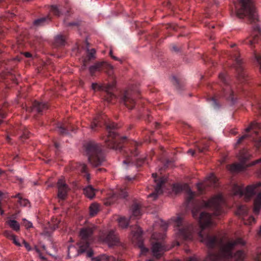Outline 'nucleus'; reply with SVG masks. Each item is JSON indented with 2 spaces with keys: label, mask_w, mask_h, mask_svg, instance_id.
<instances>
[{
  "label": "nucleus",
  "mask_w": 261,
  "mask_h": 261,
  "mask_svg": "<svg viewBox=\"0 0 261 261\" xmlns=\"http://www.w3.org/2000/svg\"><path fill=\"white\" fill-rule=\"evenodd\" d=\"M226 204L221 194L212 197L208 200L196 202L192 210L193 217L199 219L201 231L198 236L200 241L207 247L219 248L218 253L210 252L207 259L210 261H240L243 259L244 253L242 250L234 252L239 246H244L245 242L238 238L235 240L226 237L211 236L203 232V230L215 225L213 216H221L226 212Z\"/></svg>",
  "instance_id": "obj_1"
},
{
  "label": "nucleus",
  "mask_w": 261,
  "mask_h": 261,
  "mask_svg": "<svg viewBox=\"0 0 261 261\" xmlns=\"http://www.w3.org/2000/svg\"><path fill=\"white\" fill-rule=\"evenodd\" d=\"M101 121L105 122L108 132V135L105 140L108 147L115 150L121 149L122 146L120 144V142L125 140L126 137L120 138L119 137L115 132V129L117 128V125L113 122H107L105 115H101L94 118L90 125L91 129L94 130L96 127L99 125Z\"/></svg>",
  "instance_id": "obj_2"
},
{
  "label": "nucleus",
  "mask_w": 261,
  "mask_h": 261,
  "mask_svg": "<svg viewBox=\"0 0 261 261\" xmlns=\"http://www.w3.org/2000/svg\"><path fill=\"white\" fill-rule=\"evenodd\" d=\"M236 15L240 18L248 17L253 22L258 20L253 0H238L234 3Z\"/></svg>",
  "instance_id": "obj_3"
},
{
  "label": "nucleus",
  "mask_w": 261,
  "mask_h": 261,
  "mask_svg": "<svg viewBox=\"0 0 261 261\" xmlns=\"http://www.w3.org/2000/svg\"><path fill=\"white\" fill-rule=\"evenodd\" d=\"M86 152L89 162L93 166L100 165L105 160L100 146L93 141L88 142L85 145Z\"/></svg>",
  "instance_id": "obj_4"
},
{
  "label": "nucleus",
  "mask_w": 261,
  "mask_h": 261,
  "mask_svg": "<svg viewBox=\"0 0 261 261\" xmlns=\"http://www.w3.org/2000/svg\"><path fill=\"white\" fill-rule=\"evenodd\" d=\"M95 229V226L93 224H91L87 227L81 229L80 235L82 240L79 244V249L76 250V252L75 254L70 255L72 250H75V248L74 246H69L68 253V255L69 257H71L72 256H76L88 250L89 246L88 239L92 235Z\"/></svg>",
  "instance_id": "obj_5"
},
{
  "label": "nucleus",
  "mask_w": 261,
  "mask_h": 261,
  "mask_svg": "<svg viewBox=\"0 0 261 261\" xmlns=\"http://www.w3.org/2000/svg\"><path fill=\"white\" fill-rule=\"evenodd\" d=\"M174 226L177 231L179 238L186 240H192L195 231L193 225L185 223L181 217H177L174 220Z\"/></svg>",
  "instance_id": "obj_6"
},
{
  "label": "nucleus",
  "mask_w": 261,
  "mask_h": 261,
  "mask_svg": "<svg viewBox=\"0 0 261 261\" xmlns=\"http://www.w3.org/2000/svg\"><path fill=\"white\" fill-rule=\"evenodd\" d=\"M165 237L164 232L159 233L154 232L152 234L151 239L155 242H152L151 249L153 256L156 257H160L165 251L169 250V248L162 242Z\"/></svg>",
  "instance_id": "obj_7"
},
{
  "label": "nucleus",
  "mask_w": 261,
  "mask_h": 261,
  "mask_svg": "<svg viewBox=\"0 0 261 261\" xmlns=\"http://www.w3.org/2000/svg\"><path fill=\"white\" fill-rule=\"evenodd\" d=\"M114 84H108L106 86L103 85H98L96 83L92 84V89L94 91L102 90L106 92V100L110 102L112 100L115 98V96L112 93V91L114 88Z\"/></svg>",
  "instance_id": "obj_8"
},
{
  "label": "nucleus",
  "mask_w": 261,
  "mask_h": 261,
  "mask_svg": "<svg viewBox=\"0 0 261 261\" xmlns=\"http://www.w3.org/2000/svg\"><path fill=\"white\" fill-rule=\"evenodd\" d=\"M249 208L245 205H240L236 212L237 215L242 218L245 225H251L255 222V218L248 215Z\"/></svg>",
  "instance_id": "obj_9"
},
{
  "label": "nucleus",
  "mask_w": 261,
  "mask_h": 261,
  "mask_svg": "<svg viewBox=\"0 0 261 261\" xmlns=\"http://www.w3.org/2000/svg\"><path fill=\"white\" fill-rule=\"evenodd\" d=\"M172 191L175 194H178L182 191L187 193V200L189 202L195 196V193L193 192L189 186L187 184H175L173 185Z\"/></svg>",
  "instance_id": "obj_10"
},
{
  "label": "nucleus",
  "mask_w": 261,
  "mask_h": 261,
  "mask_svg": "<svg viewBox=\"0 0 261 261\" xmlns=\"http://www.w3.org/2000/svg\"><path fill=\"white\" fill-rule=\"evenodd\" d=\"M152 177L154 178V181L156 185L155 187V191L154 192L148 195V198H153V199L157 198L158 195L162 193V188L163 184L165 183L166 178L164 177H161L159 179H157V174L152 173Z\"/></svg>",
  "instance_id": "obj_11"
},
{
  "label": "nucleus",
  "mask_w": 261,
  "mask_h": 261,
  "mask_svg": "<svg viewBox=\"0 0 261 261\" xmlns=\"http://www.w3.org/2000/svg\"><path fill=\"white\" fill-rule=\"evenodd\" d=\"M99 241L107 244L109 246L115 245L118 242V239L114 231L109 232H102L99 237Z\"/></svg>",
  "instance_id": "obj_12"
},
{
  "label": "nucleus",
  "mask_w": 261,
  "mask_h": 261,
  "mask_svg": "<svg viewBox=\"0 0 261 261\" xmlns=\"http://www.w3.org/2000/svg\"><path fill=\"white\" fill-rule=\"evenodd\" d=\"M217 181L218 179L216 176L211 174L203 182L197 184V189L200 193H202L206 187L217 186Z\"/></svg>",
  "instance_id": "obj_13"
},
{
  "label": "nucleus",
  "mask_w": 261,
  "mask_h": 261,
  "mask_svg": "<svg viewBox=\"0 0 261 261\" xmlns=\"http://www.w3.org/2000/svg\"><path fill=\"white\" fill-rule=\"evenodd\" d=\"M122 102H123L128 109H133L136 103L134 92L132 90L126 91L122 98Z\"/></svg>",
  "instance_id": "obj_14"
},
{
  "label": "nucleus",
  "mask_w": 261,
  "mask_h": 261,
  "mask_svg": "<svg viewBox=\"0 0 261 261\" xmlns=\"http://www.w3.org/2000/svg\"><path fill=\"white\" fill-rule=\"evenodd\" d=\"M137 155V153L131 152L130 155H127L125 157V159L123 161V164L127 166H132L134 164L137 167L141 166L144 160L143 159L136 158Z\"/></svg>",
  "instance_id": "obj_15"
},
{
  "label": "nucleus",
  "mask_w": 261,
  "mask_h": 261,
  "mask_svg": "<svg viewBox=\"0 0 261 261\" xmlns=\"http://www.w3.org/2000/svg\"><path fill=\"white\" fill-rule=\"evenodd\" d=\"M142 230L140 227H137L136 231H132V240L133 242L137 241L139 242V247L140 249L141 254H145L148 251V249L145 247L142 242Z\"/></svg>",
  "instance_id": "obj_16"
},
{
  "label": "nucleus",
  "mask_w": 261,
  "mask_h": 261,
  "mask_svg": "<svg viewBox=\"0 0 261 261\" xmlns=\"http://www.w3.org/2000/svg\"><path fill=\"white\" fill-rule=\"evenodd\" d=\"M57 186L59 198L60 199H65L69 190V188L63 178H61L58 180Z\"/></svg>",
  "instance_id": "obj_17"
},
{
  "label": "nucleus",
  "mask_w": 261,
  "mask_h": 261,
  "mask_svg": "<svg viewBox=\"0 0 261 261\" xmlns=\"http://www.w3.org/2000/svg\"><path fill=\"white\" fill-rule=\"evenodd\" d=\"M127 192L125 189H120L113 193L112 195L109 197L108 201L106 204H111L118 199L124 198L127 196Z\"/></svg>",
  "instance_id": "obj_18"
},
{
  "label": "nucleus",
  "mask_w": 261,
  "mask_h": 261,
  "mask_svg": "<svg viewBox=\"0 0 261 261\" xmlns=\"http://www.w3.org/2000/svg\"><path fill=\"white\" fill-rule=\"evenodd\" d=\"M260 35V29L258 25L254 26L253 29V33L251 37L248 38L245 40V43L250 45L255 43L257 42V38Z\"/></svg>",
  "instance_id": "obj_19"
},
{
  "label": "nucleus",
  "mask_w": 261,
  "mask_h": 261,
  "mask_svg": "<svg viewBox=\"0 0 261 261\" xmlns=\"http://www.w3.org/2000/svg\"><path fill=\"white\" fill-rule=\"evenodd\" d=\"M92 261H123L118 258L114 256H108L106 255H102L92 258Z\"/></svg>",
  "instance_id": "obj_20"
},
{
  "label": "nucleus",
  "mask_w": 261,
  "mask_h": 261,
  "mask_svg": "<svg viewBox=\"0 0 261 261\" xmlns=\"http://www.w3.org/2000/svg\"><path fill=\"white\" fill-rule=\"evenodd\" d=\"M132 215L130 216L129 219L133 217L138 218L141 214L140 211V206L138 204H134L132 205L131 208Z\"/></svg>",
  "instance_id": "obj_21"
},
{
  "label": "nucleus",
  "mask_w": 261,
  "mask_h": 261,
  "mask_svg": "<svg viewBox=\"0 0 261 261\" xmlns=\"http://www.w3.org/2000/svg\"><path fill=\"white\" fill-rule=\"evenodd\" d=\"M47 105L44 102L35 101L33 103L32 110H36L38 112H42L47 109Z\"/></svg>",
  "instance_id": "obj_22"
},
{
  "label": "nucleus",
  "mask_w": 261,
  "mask_h": 261,
  "mask_svg": "<svg viewBox=\"0 0 261 261\" xmlns=\"http://www.w3.org/2000/svg\"><path fill=\"white\" fill-rule=\"evenodd\" d=\"M106 64V63L105 62H98L95 63L94 65L91 66L89 67V71L92 75L94 74V73L96 72L100 71L101 69L102 66Z\"/></svg>",
  "instance_id": "obj_23"
},
{
  "label": "nucleus",
  "mask_w": 261,
  "mask_h": 261,
  "mask_svg": "<svg viewBox=\"0 0 261 261\" xmlns=\"http://www.w3.org/2000/svg\"><path fill=\"white\" fill-rule=\"evenodd\" d=\"M84 193L87 197L92 199L95 196V190L92 186H88L84 189Z\"/></svg>",
  "instance_id": "obj_24"
},
{
  "label": "nucleus",
  "mask_w": 261,
  "mask_h": 261,
  "mask_svg": "<svg viewBox=\"0 0 261 261\" xmlns=\"http://www.w3.org/2000/svg\"><path fill=\"white\" fill-rule=\"evenodd\" d=\"M234 60H235V61H236V63L237 64L236 67L238 69L239 72H240V71L241 72V73H239L238 75V78L239 79H241L242 77L244 78V77L245 76V74L242 71V69L241 67V59L240 58V57L239 56H235L234 57Z\"/></svg>",
  "instance_id": "obj_25"
},
{
  "label": "nucleus",
  "mask_w": 261,
  "mask_h": 261,
  "mask_svg": "<svg viewBox=\"0 0 261 261\" xmlns=\"http://www.w3.org/2000/svg\"><path fill=\"white\" fill-rule=\"evenodd\" d=\"M6 224H7L11 228L16 231H18L20 229L19 223L15 220L9 219L6 221Z\"/></svg>",
  "instance_id": "obj_26"
},
{
  "label": "nucleus",
  "mask_w": 261,
  "mask_h": 261,
  "mask_svg": "<svg viewBox=\"0 0 261 261\" xmlns=\"http://www.w3.org/2000/svg\"><path fill=\"white\" fill-rule=\"evenodd\" d=\"M50 20V18L49 16H47L45 17H42L41 18L35 20L34 22V24L37 27L43 25Z\"/></svg>",
  "instance_id": "obj_27"
},
{
  "label": "nucleus",
  "mask_w": 261,
  "mask_h": 261,
  "mask_svg": "<svg viewBox=\"0 0 261 261\" xmlns=\"http://www.w3.org/2000/svg\"><path fill=\"white\" fill-rule=\"evenodd\" d=\"M118 221L119 226L122 228H126L129 224L128 219L123 217H120Z\"/></svg>",
  "instance_id": "obj_28"
},
{
  "label": "nucleus",
  "mask_w": 261,
  "mask_h": 261,
  "mask_svg": "<svg viewBox=\"0 0 261 261\" xmlns=\"http://www.w3.org/2000/svg\"><path fill=\"white\" fill-rule=\"evenodd\" d=\"M99 210V205L96 203L92 204L89 207L90 215L91 216H95Z\"/></svg>",
  "instance_id": "obj_29"
},
{
  "label": "nucleus",
  "mask_w": 261,
  "mask_h": 261,
  "mask_svg": "<svg viewBox=\"0 0 261 261\" xmlns=\"http://www.w3.org/2000/svg\"><path fill=\"white\" fill-rule=\"evenodd\" d=\"M77 169L82 173H86L87 178L88 180L90 179V175L87 173V166L84 163H80L77 167Z\"/></svg>",
  "instance_id": "obj_30"
},
{
  "label": "nucleus",
  "mask_w": 261,
  "mask_h": 261,
  "mask_svg": "<svg viewBox=\"0 0 261 261\" xmlns=\"http://www.w3.org/2000/svg\"><path fill=\"white\" fill-rule=\"evenodd\" d=\"M50 12L57 16H60L61 15L65 14V12L60 11L56 6L54 5L51 6L50 9Z\"/></svg>",
  "instance_id": "obj_31"
},
{
  "label": "nucleus",
  "mask_w": 261,
  "mask_h": 261,
  "mask_svg": "<svg viewBox=\"0 0 261 261\" xmlns=\"http://www.w3.org/2000/svg\"><path fill=\"white\" fill-rule=\"evenodd\" d=\"M15 197H18L19 198V203L21 206H25V207H30V204L28 200L26 199H23L20 198V194H17Z\"/></svg>",
  "instance_id": "obj_32"
},
{
  "label": "nucleus",
  "mask_w": 261,
  "mask_h": 261,
  "mask_svg": "<svg viewBox=\"0 0 261 261\" xmlns=\"http://www.w3.org/2000/svg\"><path fill=\"white\" fill-rule=\"evenodd\" d=\"M233 92L229 87L227 88V91L226 90L224 91V96L226 97V98L231 100L232 101H233Z\"/></svg>",
  "instance_id": "obj_33"
},
{
  "label": "nucleus",
  "mask_w": 261,
  "mask_h": 261,
  "mask_svg": "<svg viewBox=\"0 0 261 261\" xmlns=\"http://www.w3.org/2000/svg\"><path fill=\"white\" fill-rule=\"evenodd\" d=\"M86 49L87 53L88 54V57L89 59L95 58V54L96 53V51L95 49L92 48L91 49H89V43L86 41Z\"/></svg>",
  "instance_id": "obj_34"
},
{
  "label": "nucleus",
  "mask_w": 261,
  "mask_h": 261,
  "mask_svg": "<svg viewBox=\"0 0 261 261\" xmlns=\"http://www.w3.org/2000/svg\"><path fill=\"white\" fill-rule=\"evenodd\" d=\"M260 127H261V125L260 124L256 122H253L250 124L249 126H248L247 128H246V131L249 132V130L253 129L254 128H260Z\"/></svg>",
  "instance_id": "obj_35"
},
{
  "label": "nucleus",
  "mask_w": 261,
  "mask_h": 261,
  "mask_svg": "<svg viewBox=\"0 0 261 261\" xmlns=\"http://www.w3.org/2000/svg\"><path fill=\"white\" fill-rule=\"evenodd\" d=\"M55 42L58 45H63L65 42V38L63 35H57L55 38Z\"/></svg>",
  "instance_id": "obj_36"
},
{
  "label": "nucleus",
  "mask_w": 261,
  "mask_h": 261,
  "mask_svg": "<svg viewBox=\"0 0 261 261\" xmlns=\"http://www.w3.org/2000/svg\"><path fill=\"white\" fill-rule=\"evenodd\" d=\"M4 235L8 239L12 240L16 236L14 235L11 231L5 230L4 232Z\"/></svg>",
  "instance_id": "obj_37"
},
{
  "label": "nucleus",
  "mask_w": 261,
  "mask_h": 261,
  "mask_svg": "<svg viewBox=\"0 0 261 261\" xmlns=\"http://www.w3.org/2000/svg\"><path fill=\"white\" fill-rule=\"evenodd\" d=\"M57 128L58 129V131L61 134H66V130L64 127V126H63L62 124H58L57 126Z\"/></svg>",
  "instance_id": "obj_38"
},
{
  "label": "nucleus",
  "mask_w": 261,
  "mask_h": 261,
  "mask_svg": "<svg viewBox=\"0 0 261 261\" xmlns=\"http://www.w3.org/2000/svg\"><path fill=\"white\" fill-rule=\"evenodd\" d=\"M157 224H159L161 225L162 227V230H165L167 228V224L166 223L162 220H159L158 222H156L155 226L157 225Z\"/></svg>",
  "instance_id": "obj_39"
},
{
  "label": "nucleus",
  "mask_w": 261,
  "mask_h": 261,
  "mask_svg": "<svg viewBox=\"0 0 261 261\" xmlns=\"http://www.w3.org/2000/svg\"><path fill=\"white\" fill-rule=\"evenodd\" d=\"M23 225L27 228H30L33 227L32 223L30 221L27 220L25 219H23Z\"/></svg>",
  "instance_id": "obj_40"
},
{
  "label": "nucleus",
  "mask_w": 261,
  "mask_h": 261,
  "mask_svg": "<svg viewBox=\"0 0 261 261\" xmlns=\"http://www.w3.org/2000/svg\"><path fill=\"white\" fill-rule=\"evenodd\" d=\"M210 100L212 102V105L215 108H217L219 107V105H218V103L217 102L216 99L215 97H212L211 98Z\"/></svg>",
  "instance_id": "obj_41"
},
{
  "label": "nucleus",
  "mask_w": 261,
  "mask_h": 261,
  "mask_svg": "<svg viewBox=\"0 0 261 261\" xmlns=\"http://www.w3.org/2000/svg\"><path fill=\"white\" fill-rule=\"evenodd\" d=\"M5 114L4 109L0 106V123H2L4 118Z\"/></svg>",
  "instance_id": "obj_42"
},
{
  "label": "nucleus",
  "mask_w": 261,
  "mask_h": 261,
  "mask_svg": "<svg viewBox=\"0 0 261 261\" xmlns=\"http://www.w3.org/2000/svg\"><path fill=\"white\" fill-rule=\"evenodd\" d=\"M4 195V193L0 191V214L1 215H3L4 214V211L1 208V201Z\"/></svg>",
  "instance_id": "obj_43"
},
{
  "label": "nucleus",
  "mask_w": 261,
  "mask_h": 261,
  "mask_svg": "<svg viewBox=\"0 0 261 261\" xmlns=\"http://www.w3.org/2000/svg\"><path fill=\"white\" fill-rule=\"evenodd\" d=\"M13 243L17 246L20 247L21 246V243L19 242L18 239L17 237L15 236L12 240Z\"/></svg>",
  "instance_id": "obj_44"
},
{
  "label": "nucleus",
  "mask_w": 261,
  "mask_h": 261,
  "mask_svg": "<svg viewBox=\"0 0 261 261\" xmlns=\"http://www.w3.org/2000/svg\"><path fill=\"white\" fill-rule=\"evenodd\" d=\"M22 242L24 247H25L28 251H31L32 250L31 247L27 242L25 241V240H23Z\"/></svg>",
  "instance_id": "obj_45"
},
{
  "label": "nucleus",
  "mask_w": 261,
  "mask_h": 261,
  "mask_svg": "<svg viewBox=\"0 0 261 261\" xmlns=\"http://www.w3.org/2000/svg\"><path fill=\"white\" fill-rule=\"evenodd\" d=\"M248 137V135H243L242 136H241L238 140V141L237 142V144H239L240 143L242 140H243L244 139H245V138H247Z\"/></svg>",
  "instance_id": "obj_46"
},
{
  "label": "nucleus",
  "mask_w": 261,
  "mask_h": 261,
  "mask_svg": "<svg viewBox=\"0 0 261 261\" xmlns=\"http://www.w3.org/2000/svg\"><path fill=\"white\" fill-rule=\"evenodd\" d=\"M219 79L222 80L223 82H225V74L224 73H221L219 75Z\"/></svg>",
  "instance_id": "obj_47"
},
{
  "label": "nucleus",
  "mask_w": 261,
  "mask_h": 261,
  "mask_svg": "<svg viewBox=\"0 0 261 261\" xmlns=\"http://www.w3.org/2000/svg\"><path fill=\"white\" fill-rule=\"evenodd\" d=\"M186 261H198V260L195 257H190Z\"/></svg>",
  "instance_id": "obj_48"
},
{
  "label": "nucleus",
  "mask_w": 261,
  "mask_h": 261,
  "mask_svg": "<svg viewBox=\"0 0 261 261\" xmlns=\"http://www.w3.org/2000/svg\"><path fill=\"white\" fill-rule=\"evenodd\" d=\"M255 261H261V253L257 254Z\"/></svg>",
  "instance_id": "obj_49"
},
{
  "label": "nucleus",
  "mask_w": 261,
  "mask_h": 261,
  "mask_svg": "<svg viewBox=\"0 0 261 261\" xmlns=\"http://www.w3.org/2000/svg\"><path fill=\"white\" fill-rule=\"evenodd\" d=\"M197 148H198V149L199 150V151L200 152H203L205 149H207V145H205L204 147L203 148H201L199 147H198Z\"/></svg>",
  "instance_id": "obj_50"
},
{
  "label": "nucleus",
  "mask_w": 261,
  "mask_h": 261,
  "mask_svg": "<svg viewBox=\"0 0 261 261\" xmlns=\"http://www.w3.org/2000/svg\"><path fill=\"white\" fill-rule=\"evenodd\" d=\"M93 251H91V250H89L88 252H87V256L88 257H91L92 256V255H93Z\"/></svg>",
  "instance_id": "obj_51"
},
{
  "label": "nucleus",
  "mask_w": 261,
  "mask_h": 261,
  "mask_svg": "<svg viewBox=\"0 0 261 261\" xmlns=\"http://www.w3.org/2000/svg\"><path fill=\"white\" fill-rule=\"evenodd\" d=\"M188 153H191L192 155H193L195 153V151L192 149H189L188 151Z\"/></svg>",
  "instance_id": "obj_52"
},
{
  "label": "nucleus",
  "mask_w": 261,
  "mask_h": 261,
  "mask_svg": "<svg viewBox=\"0 0 261 261\" xmlns=\"http://www.w3.org/2000/svg\"><path fill=\"white\" fill-rule=\"evenodd\" d=\"M24 56L27 58H30L31 57V54L30 53L27 52L24 53Z\"/></svg>",
  "instance_id": "obj_53"
},
{
  "label": "nucleus",
  "mask_w": 261,
  "mask_h": 261,
  "mask_svg": "<svg viewBox=\"0 0 261 261\" xmlns=\"http://www.w3.org/2000/svg\"><path fill=\"white\" fill-rule=\"evenodd\" d=\"M110 56H111L113 59H114L115 60H117L116 57H114V56H112V50H110Z\"/></svg>",
  "instance_id": "obj_54"
},
{
  "label": "nucleus",
  "mask_w": 261,
  "mask_h": 261,
  "mask_svg": "<svg viewBox=\"0 0 261 261\" xmlns=\"http://www.w3.org/2000/svg\"><path fill=\"white\" fill-rule=\"evenodd\" d=\"M35 251L38 253V254H40V251L39 250V249L38 248H37V247H35Z\"/></svg>",
  "instance_id": "obj_55"
},
{
  "label": "nucleus",
  "mask_w": 261,
  "mask_h": 261,
  "mask_svg": "<svg viewBox=\"0 0 261 261\" xmlns=\"http://www.w3.org/2000/svg\"><path fill=\"white\" fill-rule=\"evenodd\" d=\"M55 146L56 148H58L59 147V145L57 143H55Z\"/></svg>",
  "instance_id": "obj_56"
},
{
  "label": "nucleus",
  "mask_w": 261,
  "mask_h": 261,
  "mask_svg": "<svg viewBox=\"0 0 261 261\" xmlns=\"http://www.w3.org/2000/svg\"><path fill=\"white\" fill-rule=\"evenodd\" d=\"M21 137H22H22H24L25 138H28V136H27V135L24 133V134H23V135L22 136H21Z\"/></svg>",
  "instance_id": "obj_57"
},
{
  "label": "nucleus",
  "mask_w": 261,
  "mask_h": 261,
  "mask_svg": "<svg viewBox=\"0 0 261 261\" xmlns=\"http://www.w3.org/2000/svg\"><path fill=\"white\" fill-rule=\"evenodd\" d=\"M3 173H4V171L0 169V175Z\"/></svg>",
  "instance_id": "obj_58"
},
{
  "label": "nucleus",
  "mask_w": 261,
  "mask_h": 261,
  "mask_svg": "<svg viewBox=\"0 0 261 261\" xmlns=\"http://www.w3.org/2000/svg\"><path fill=\"white\" fill-rule=\"evenodd\" d=\"M173 49L175 50V51H177V49L176 48V47H175V46H173Z\"/></svg>",
  "instance_id": "obj_59"
},
{
  "label": "nucleus",
  "mask_w": 261,
  "mask_h": 261,
  "mask_svg": "<svg viewBox=\"0 0 261 261\" xmlns=\"http://www.w3.org/2000/svg\"><path fill=\"white\" fill-rule=\"evenodd\" d=\"M126 178L128 180H132V178H129V177H128V176H127Z\"/></svg>",
  "instance_id": "obj_60"
},
{
  "label": "nucleus",
  "mask_w": 261,
  "mask_h": 261,
  "mask_svg": "<svg viewBox=\"0 0 261 261\" xmlns=\"http://www.w3.org/2000/svg\"><path fill=\"white\" fill-rule=\"evenodd\" d=\"M58 227V225H56L54 226V229H56Z\"/></svg>",
  "instance_id": "obj_61"
},
{
  "label": "nucleus",
  "mask_w": 261,
  "mask_h": 261,
  "mask_svg": "<svg viewBox=\"0 0 261 261\" xmlns=\"http://www.w3.org/2000/svg\"><path fill=\"white\" fill-rule=\"evenodd\" d=\"M259 234L260 236H261V227H260V228Z\"/></svg>",
  "instance_id": "obj_62"
},
{
  "label": "nucleus",
  "mask_w": 261,
  "mask_h": 261,
  "mask_svg": "<svg viewBox=\"0 0 261 261\" xmlns=\"http://www.w3.org/2000/svg\"><path fill=\"white\" fill-rule=\"evenodd\" d=\"M209 27H212V28H214V26L213 25H210Z\"/></svg>",
  "instance_id": "obj_63"
},
{
  "label": "nucleus",
  "mask_w": 261,
  "mask_h": 261,
  "mask_svg": "<svg viewBox=\"0 0 261 261\" xmlns=\"http://www.w3.org/2000/svg\"><path fill=\"white\" fill-rule=\"evenodd\" d=\"M176 244H177V246H179V242H177Z\"/></svg>",
  "instance_id": "obj_64"
}]
</instances>
